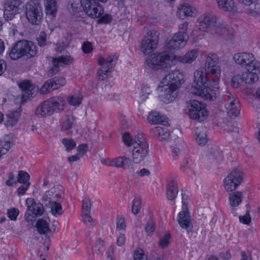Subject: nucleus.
Returning a JSON list of instances; mask_svg holds the SVG:
<instances>
[{
  "label": "nucleus",
  "instance_id": "nucleus-22",
  "mask_svg": "<svg viewBox=\"0 0 260 260\" xmlns=\"http://www.w3.org/2000/svg\"><path fill=\"white\" fill-rule=\"evenodd\" d=\"M74 58L69 54H66L60 57L53 58L52 59L53 67L51 70V73L55 74L59 70V64L68 65L73 62Z\"/></svg>",
  "mask_w": 260,
  "mask_h": 260
},
{
  "label": "nucleus",
  "instance_id": "nucleus-40",
  "mask_svg": "<svg viewBox=\"0 0 260 260\" xmlns=\"http://www.w3.org/2000/svg\"><path fill=\"white\" fill-rule=\"evenodd\" d=\"M20 116V110L19 109L12 111L7 115L6 125L7 127L13 126L16 124Z\"/></svg>",
  "mask_w": 260,
  "mask_h": 260
},
{
  "label": "nucleus",
  "instance_id": "nucleus-2",
  "mask_svg": "<svg viewBox=\"0 0 260 260\" xmlns=\"http://www.w3.org/2000/svg\"><path fill=\"white\" fill-rule=\"evenodd\" d=\"M186 104V114L189 118L199 122L207 119L209 112L205 104L194 100H190Z\"/></svg>",
  "mask_w": 260,
  "mask_h": 260
},
{
  "label": "nucleus",
  "instance_id": "nucleus-8",
  "mask_svg": "<svg viewBox=\"0 0 260 260\" xmlns=\"http://www.w3.org/2000/svg\"><path fill=\"white\" fill-rule=\"evenodd\" d=\"M192 94L200 96L205 100L214 101L219 95V89L218 86H204L203 88L191 86L189 90Z\"/></svg>",
  "mask_w": 260,
  "mask_h": 260
},
{
  "label": "nucleus",
  "instance_id": "nucleus-33",
  "mask_svg": "<svg viewBox=\"0 0 260 260\" xmlns=\"http://www.w3.org/2000/svg\"><path fill=\"white\" fill-rule=\"evenodd\" d=\"M178 192L177 182L175 179L171 180L168 184L166 194L170 200H174L177 197Z\"/></svg>",
  "mask_w": 260,
  "mask_h": 260
},
{
  "label": "nucleus",
  "instance_id": "nucleus-5",
  "mask_svg": "<svg viewBox=\"0 0 260 260\" xmlns=\"http://www.w3.org/2000/svg\"><path fill=\"white\" fill-rule=\"evenodd\" d=\"M158 90L159 92V100L165 104H170L177 98L178 93V87L173 84H170L161 80Z\"/></svg>",
  "mask_w": 260,
  "mask_h": 260
},
{
  "label": "nucleus",
  "instance_id": "nucleus-6",
  "mask_svg": "<svg viewBox=\"0 0 260 260\" xmlns=\"http://www.w3.org/2000/svg\"><path fill=\"white\" fill-rule=\"evenodd\" d=\"M219 57L215 53H209L206 58L205 67L208 74L213 76V82L216 85L220 80L221 73V67L218 65Z\"/></svg>",
  "mask_w": 260,
  "mask_h": 260
},
{
  "label": "nucleus",
  "instance_id": "nucleus-38",
  "mask_svg": "<svg viewBox=\"0 0 260 260\" xmlns=\"http://www.w3.org/2000/svg\"><path fill=\"white\" fill-rule=\"evenodd\" d=\"M196 140L199 145H205L208 141L206 131L203 128L197 127L195 131Z\"/></svg>",
  "mask_w": 260,
  "mask_h": 260
},
{
  "label": "nucleus",
  "instance_id": "nucleus-7",
  "mask_svg": "<svg viewBox=\"0 0 260 260\" xmlns=\"http://www.w3.org/2000/svg\"><path fill=\"white\" fill-rule=\"evenodd\" d=\"M117 57L115 55H110L105 58L100 57L99 58V64L101 66L98 71V79L99 80L103 81L108 77V74L111 72V70L114 68L116 63Z\"/></svg>",
  "mask_w": 260,
  "mask_h": 260
},
{
  "label": "nucleus",
  "instance_id": "nucleus-15",
  "mask_svg": "<svg viewBox=\"0 0 260 260\" xmlns=\"http://www.w3.org/2000/svg\"><path fill=\"white\" fill-rule=\"evenodd\" d=\"M83 10L91 18H98L104 13L102 6L93 0H83Z\"/></svg>",
  "mask_w": 260,
  "mask_h": 260
},
{
  "label": "nucleus",
  "instance_id": "nucleus-18",
  "mask_svg": "<svg viewBox=\"0 0 260 260\" xmlns=\"http://www.w3.org/2000/svg\"><path fill=\"white\" fill-rule=\"evenodd\" d=\"M18 86L22 91L21 102H25L32 98L38 90V88L33 85L29 80H24L18 84Z\"/></svg>",
  "mask_w": 260,
  "mask_h": 260
},
{
  "label": "nucleus",
  "instance_id": "nucleus-16",
  "mask_svg": "<svg viewBox=\"0 0 260 260\" xmlns=\"http://www.w3.org/2000/svg\"><path fill=\"white\" fill-rule=\"evenodd\" d=\"M177 222L180 226L186 230L188 233L192 232V219L188 208H186L185 206L182 208V210L178 214Z\"/></svg>",
  "mask_w": 260,
  "mask_h": 260
},
{
  "label": "nucleus",
  "instance_id": "nucleus-28",
  "mask_svg": "<svg viewBox=\"0 0 260 260\" xmlns=\"http://www.w3.org/2000/svg\"><path fill=\"white\" fill-rule=\"evenodd\" d=\"M131 163V159L125 156L116 157L109 161V166L126 169Z\"/></svg>",
  "mask_w": 260,
  "mask_h": 260
},
{
  "label": "nucleus",
  "instance_id": "nucleus-41",
  "mask_svg": "<svg viewBox=\"0 0 260 260\" xmlns=\"http://www.w3.org/2000/svg\"><path fill=\"white\" fill-rule=\"evenodd\" d=\"M36 227L39 233L41 234H47L51 231L49 223L43 219H39L37 220Z\"/></svg>",
  "mask_w": 260,
  "mask_h": 260
},
{
  "label": "nucleus",
  "instance_id": "nucleus-36",
  "mask_svg": "<svg viewBox=\"0 0 260 260\" xmlns=\"http://www.w3.org/2000/svg\"><path fill=\"white\" fill-rule=\"evenodd\" d=\"M218 7L225 12H232L236 10V6L233 0H216Z\"/></svg>",
  "mask_w": 260,
  "mask_h": 260
},
{
  "label": "nucleus",
  "instance_id": "nucleus-23",
  "mask_svg": "<svg viewBox=\"0 0 260 260\" xmlns=\"http://www.w3.org/2000/svg\"><path fill=\"white\" fill-rule=\"evenodd\" d=\"M24 57L31 58L35 57L37 53V49L35 44L29 41L23 40L20 41Z\"/></svg>",
  "mask_w": 260,
  "mask_h": 260
},
{
  "label": "nucleus",
  "instance_id": "nucleus-50",
  "mask_svg": "<svg viewBox=\"0 0 260 260\" xmlns=\"http://www.w3.org/2000/svg\"><path fill=\"white\" fill-rule=\"evenodd\" d=\"M170 238L171 235L169 233L166 234L164 236L159 240L158 243L159 247L162 249L168 247L170 244Z\"/></svg>",
  "mask_w": 260,
  "mask_h": 260
},
{
  "label": "nucleus",
  "instance_id": "nucleus-29",
  "mask_svg": "<svg viewBox=\"0 0 260 260\" xmlns=\"http://www.w3.org/2000/svg\"><path fill=\"white\" fill-rule=\"evenodd\" d=\"M158 44L154 43L148 39L143 38L140 47V51L145 55L153 52L157 48Z\"/></svg>",
  "mask_w": 260,
  "mask_h": 260
},
{
  "label": "nucleus",
  "instance_id": "nucleus-56",
  "mask_svg": "<svg viewBox=\"0 0 260 260\" xmlns=\"http://www.w3.org/2000/svg\"><path fill=\"white\" fill-rule=\"evenodd\" d=\"M47 35L44 31L40 32L39 36L37 39L39 46L44 47L47 45Z\"/></svg>",
  "mask_w": 260,
  "mask_h": 260
},
{
  "label": "nucleus",
  "instance_id": "nucleus-27",
  "mask_svg": "<svg viewBox=\"0 0 260 260\" xmlns=\"http://www.w3.org/2000/svg\"><path fill=\"white\" fill-rule=\"evenodd\" d=\"M147 119L151 124H162L166 125L169 124L168 118L163 115H161L159 112L152 111L148 115Z\"/></svg>",
  "mask_w": 260,
  "mask_h": 260
},
{
  "label": "nucleus",
  "instance_id": "nucleus-43",
  "mask_svg": "<svg viewBox=\"0 0 260 260\" xmlns=\"http://www.w3.org/2000/svg\"><path fill=\"white\" fill-rule=\"evenodd\" d=\"M143 38L148 39V41L150 40L158 44L159 39V32L155 29H150L147 32Z\"/></svg>",
  "mask_w": 260,
  "mask_h": 260
},
{
  "label": "nucleus",
  "instance_id": "nucleus-63",
  "mask_svg": "<svg viewBox=\"0 0 260 260\" xmlns=\"http://www.w3.org/2000/svg\"><path fill=\"white\" fill-rule=\"evenodd\" d=\"M123 143L127 146L133 145L134 141L128 133H124L122 136Z\"/></svg>",
  "mask_w": 260,
  "mask_h": 260
},
{
  "label": "nucleus",
  "instance_id": "nucleus-35",
  "mask_svg": "<svg viewBox=\"0 0 260 260\" xmlns=\"http://www.w3.org/2000/svg\"><path fill=\"white\" fill-rule=\"evenodd\" d=\"M57 6L56 0H46L45 3V13L52 18L56 16Z\"/></svg>",
  "mask_w": 260,
  "mask_h": 260
},
{
  "label": "nucleus",
  "instance_id": "nucleus-17",
  "mask_svg": "<svg viewBox=\"0 0 260 260\" xmlns=\"http://www.w3.org/2000/svg\"><path fill=\"white\" fill-rule=\"evenodd\" d=\"M19 0H6L4 7V17L6 20H12L19 12L21 5Z\"/></svg>",
  "mask_w": 260,
  "mask_h": 260
},
{
  "label": "nucleus",
  "instance_id": "nucleus-49",
  "mask_svg": "<svg viewBox=\"0 0 260 260\" xmlns=\"http://www.w3.org/2000/svg\"><path fill=\"white\" fill-rule=\"evenodd\" d=\"M29 179V174L23 171H20L19 172L17 181H14V183H17V182L22 183H30L28 181Z\"/></svg>",
  "mask_w": 260,
  "mask_h": 260
},
{
  "label": "nucleus",
  "instance_id": "nucleus-52",
  "mask_svg": "<svg viewBox=\"0 0 260 260\" xmlns=\"http://www.w3.org/2000/svg\"><path fill=\"white\" fill-rule=\"evenodd\" d=\"M53 86H52L51 80L46 81L43 85L42 86L40 90V92L42 94H45L47 93L50 92L53 90Z\"/></svg>",
  "mask_w": 260,
  "mask_h": 260
},
{
  "label": "nucleus",
  "instance_id": "nucleus-19",
  "mask_svg": "<svg viewBox=\"0 0 260 260\" xmlns=\"http://www.w3.org/2000/svg\"><path fill=\"white\" fill-rule=\"evenodd\" d=\"M211 77L213 78L212 75L208 74V71L205 73L203 70H198L194 73V83L192 86L200 87V89L203 88V86H205L206 84L211 82Z\"/></svg>",
  "mask_w": 260,
  "mask_h": 260
},
{
  "label": "nucleus",
  "instance_id": "nucleus-25",
  "mask_svg": "<svg viewBox=\"0 0 260 260\" xmlns=\"http://www.w3.org/2000/svg\"><path fill=\"white\" fill-rule=\"evenodd\" d=\"M148 154V147L134 146L132 158L135 163L138 164L143 161Z\"/></svg>",
  "mask_w": 260,
  "mask_h": 260
},
{
  "label": "nucleus",
  "instance_id": "nucleus-62",
  "mask_svg": "<svg viewBox=\"0 0 260 260\" xmlns=\"http://www.w3.org/2000/svg\"><path fill=\"white\" fill-rule=\"evenodd\" d=\"M73 10L75 12H78L81 10V7L83 8V0H73L71 4Z\"/></svg>",
  "mask_w": 260,
  "mask_h": 260
},
{
  "label": "nucleus",
  "instance_id": "nucleus-9",
  "mask_svg": "<svg viewBox=\"0 0 260 260\" xmlns=\"http://www.w3.org/2000/svg\"><path fill=\"white\" fill-rule=\"evenodd\" d=\"M243 178V173L239 170H235L230 173L224 179V187L229 192H232L242 183Z\"/></svg>",
  "mask_w": 260,
  "mask_h": 260
},
{
  "label": "nucleus",
  "instance_id": "nucleus-59",
  "mask_svg": "<svg viewBox=\"0 0 260 260\" xmlns=\"http://www.w3.org/2000/svg\"><path fill=\"white\" fill-rule=\"evenodd\" d=\"M91 202L88 198H85L82 201V213H90Z\"/></svg>",
  "mask_w": 260,
  "mask_h": 260
},
{
  "label": "nucleus",
  "instance_id": "nucleus-57",
  "mask_svg": "<svg viewBox=\"0 0 260 260\" xmlns=\"http://www.w3.org/2000/svg\"><path fill=\"white\" fill-rule=\"evenodd\" d=\"M82 217L83 222L88 226H92L95 224V220L91 217L90 213H82Z\"/></svg>",
  "mask_w": 260,
  "mask_h": 260
},
{
  "label": "nucleus",
  "instance_id": "nucleus-31",
  "mask_svg": "<svg viewBox=\"0 0 260 260\" xmlns=\"http://www.w3.org/2000/svg\"><path fill=\"white\" fill-rule=\"evenodd\" d=\"M196 9L187 4L183 5L178 8L177 12L178 16L181 18H184L185 17H192L196 15Z\"/></svg>",
  "mask_w": 260,
  "mask_h": 260
},
{
  "label": "nucleus",
  "instance_id": "nucleus-54",
  "mask_svg": "<svg viewBox=\"0 0 260 260\" xmlns=\"http://www.w3.org/2000/svg\"><path fill=\"white\" fill-rule=\"evenodd\" d=\"M134 260H147V256L143 249H137L134 252Z\"/></svg>",
  "mask_w": 260,
  "mask_h": 260
},
{
  "label": "nucleus",
  "instance_id": "nucleus-46",
  "mask_svg": "<svg viewBox=\"0 0 260 260\" xmlns=\"http://www.w3.org/2000/svg\"><path fill=\"white\" fill-rule=\"evenodd\" d=\"M133 146L148 147V144L146 142L143 134H138L133 142Z\"/></svg>",
  "mask_w": 260,
  "mask_h": 260
},
{
  "label": "nucleus",
  "instance_id": "nucleus-60",
  "mask_svg": "<svg viewBox=\"0 0 260 260\" xmlns=\"http://www.w3.org/2000/svg\"><path fill=\"white\" fill-rule=\"evenodd\" d=\"M188 23L187 22H184L180 24L179 26V31L176 34H180L182 37L186 38V32L188 28Z\"/></svg>",
  "mask_w": 260,
  "mask_h": 260
},
{
  "label": "nucleus",
  "instance_id": "nucleus-37",
  "mask_svg": "<svg viewBox=\"0 0 260 260\" xmlns=\"http://www.w3.org/2000/svg\"><path fill=\"white\" fill-rule=\"evenodd\" d=\"M253 71L247 70V71L242 74L243 82L248 84H253L256 83L259 77L258 75Z\"/></svg>",
  "mask_w": 260,
  "mask_h": 260
},
{
  "label": "nucleus",
  "instance_id": "nucleus-39",
  "mask_svg": "<svg viewBox=\"0 0 260 260\" xmlns=\"http://www.w3.org/2000/svg\"><path fill=\"white\" fill-rule=\"evenodd\" d=\"M247 6L246 12L256 18H260V5L252 2L250 4H244Z\"/></svg>",
  "mask_w": 260,
  "mask_h": 260
},
{
  "label": "nucleus",
  "instance_id": "nucleus-11",
  "mask_svg": "<svg viewBox=\"0 0 260 260\" xmlns=\"http://www.w3.org/2000/svg\"><path fill=\"white\" fill-rule=\"evenodd\" d=\"M26 202L27 207L25 214V219L27 222L31 221L37 216L43 215L44 209L42 204L36 203L31 198L27 199Z\"/></svg>",
  "mask_w": 260,
  "mask_h": 260
},
{
  "label": "nucleus",
  "instance_id": "nucleus-10",
  "mask_svg": "<svg viewBox=\"0 0 260 260\" xmlns=\"http://www.w3.org/2000/svg\"><path fill=\"white\" fill-rule=\"evenodd\" d=\"M223 99L226 102L225 108L229 116L232 118L237 117L240 114V106L235 94L227 91L223 95Z\"/></svg>",
  "mask_w": 260,
  "mask_h": 260
},
{
  "label": "nucleus",
  "instance_id": "nucleus-51",
  "mask_svg": "<svg viewBox=\"0 0 260 260\" xmlns=\"http://www.w3.org/2000/svg\"><path fill=\"white\" fill-rule=\"evenodd\" d=\"M62 143L66 147L67 151L73 150L76 145L75 141L71 139L63 138L62 140Z\"/></svg>",
  "mask_w": 260,
  "mask_h": 260
},
{
  "label": "nucleus",
  "instance_id": "nucleus-58",
  "mask_svg": "<svg viewBox=\"0 0 260 260\" xmlns=\"http://www.w3.org/2000/svg\"><path fill=\"white\" fill-rule=\"evenodd\" d=\"M141 200L139 198H135L133 202L132 211L135 215L137 214L140 209Z\"/></svg>",
  "mask_w": 260,
  "mask_h": 260
},
{
  "label": "nucleus",
  "instance_id": "nucleus-47",
  "mask_svg": "<svg viewBox=\"0 0 260 260\" xmlns=\"http://www.w3.org/2000/svg\"><path fill=\"white\" fill-rule=\"evenodd\" d=\"M83 97L81 94L72 95L68 99V103L72 106H78L81 104Z\"/></svg>",
  "mask_w": 260,
  "mask_h": 260
},
{
  "label": "nucleus",
  "instance_id": "nucleus-13",
  "mask_svg": "<svg viewBox=\"0 0 260 260\" xmlns=\"http://www.w3.org/2000/svg\"><path fill=\"white\" fill-rule=\"evenodd\" d=\"M218 21L219 18L214 13H206L200 16L198 19L199 29L203 31H205L208 29L211 30Z\"/></svg>",
  "mask_w": 260,
  "mask_h": 260
},
{
  "label": "nucleus",
  "instance_id": "nucleus-4",
  "mask_svg": "<svg viewBox=\"0 0 260 260\" xmlns=\"http://www.w3.org/2000/svg\"><path fill=\"white\" fill-rule=\"evenodd\" d=\"M25 15L28 21L32 25L41 23L43 13L41 5L38 0H31L26 4Z\"/></svg>",
  "mask_w": 260,
  "mask_h": 260
},
{
  "label": "nucleus",
  "instance_id": "nucleus-32",
  "mask_svg": "<svg viewBox=\"0 0 260 260\" xmlns=\"http://www.w3.org/2000/svg\"><path fill=\"white\" fill-rule=\"evenodd\" d=\"M9 57L12 60H18L24 57L20 41L16 43L9 53Z\"/></svg>",
  "mask_w": 260,
  "mask_h": 260
},
{
  "label": "nucleus",
  "instance_id": "nucleus-34",
  "mask_svg": "<svg viewBox=\"0 0 260 260\" xmlns=\"http://www.w3.org/2000/svg\"><path fill=\"white\" fill-rule=\"evenodd\" d=\"M13 145V139L11 136H5L0 140V153L4 155L7 153Z\"/></svg>",
  "mask_w": 260,
  "mask_h": 260
},
{
  "label": "nucleus",
  "instance_id": "nucleus-1",
  "mask_svg": "<svg viewBox=\"0 0 260 260\" xmlns=\"http://www.w3.org/2000/svg\"><path fill=\"white\" fill-rule=\"evenodd\" d=\"M198 51L193 49L188 51L184 55H176L168 51L156 52L149 55L145 60L148 68L158 70L169 69L178 62L190 63L198 56Z\"/></svg>",
  "mask_w": 260,
  "mask_h": 260
},
{
  "label": "nucleus",
  "instance_id": "nucleus-64",
  "mask_svg": "<svg viewBox=\"0 0 260 260\" xmlns=\"http://www.w3.org/2000/svg\"><path fill=\"white\" fill-rule=\"evenodd\" d=\"M19 210L16 208H13L8 210L9 217L12 220H15L19 214Z\"/></svg>",
  "mask_w": 260,
  "mask_h": 260
},
{
  "label": "nucleus",
  "instance_id": "nucleus-12",
  "mask_svg": "<svg viewBox=\"0 0 260 260\" xmlns=\"http://www.w3.org/2000/svg\"><path fill=\"white\" fill-rule=\"evenodd\" d=\"M211 33L216 37L232 41L234 39V30L224 22L219 20L211 29Z\"/></svg>",
  "mask_w": 260,
  "mask_h": 260
},
{
  "label": "nucleus",
  "instance_id": "nucleus-30",
  "mask_svg": "<svg viewBox=\"0 0 260 260\" xmlns=\"http://www.w3.org/2000/svg\"><path fill=\"white\" fill-rule=\"evenodd\" d=\"M155 137L160 141L167 140L170 136L169 130L165 127L158 126L152 129Z\"/></svg>",
  "mask_w": 260,
  "mask_h": 260
},
{
  "label": "nucleus",
  "instance_id": "nucleus-26",
  "mask_svg": "<svg viewBox=\"0 0 260 260\" xmlns=\"http://www.w3.org/2000/svg\"><path fill=\"white\" fill-rule=\"evenodd\" d=\"M35 114L39 117H46L53 114V111L51 110L47 100L38 105Z\"/></svg>",
  "mask_w": 260,
  "mask_h": 260
},
{
  "label": "nucleus",
  "instance_id": "nucleus-14",
  "mask_svg": "<svg viewBox=\"0 0 260 260\" xmlns=\"http://www.w3.org/2000/svg\"><path fill=\"white\" fill-rule=\"evenodd\" d=\"M63 194V187L57 185L45 192L42 197V202L45 204L50 205L53 202H59Z\"/></svg>",
  "mask_w": 260,
  "mask_h": 260
},
{
  "label": "nucleus",
  "instance_id": "nucleus-55",
  "mask_svg": "<svg viewBox=\"0 0 260 260\" xmlns=\"http://www.w3.org/2000/svg\"><path fill=\"white\" fill-rule=\"evenodd\" d=\"M243 82V76L237 75L233 76L231 81V85L234 88H238Z\"/></svg>",
  "mask_w": 260,
  "mask_h": 260
},
{
  "label": "nucleus",
  "instance_id": "nucleus-21",
  "mask_svg": "<svg viewBox=\"0 0 260 260\" xmlns=\"http://www.w3.org/2000/svg\"><path fill=\"white\" fill-rule=\"evenodd\" d=\"M162 80L165 83L168 82L179 87L184 82V75L179 71H175L164 77Z\"/></svg>",
  "mask_w": 260,
  "mask_h": 260
},
{
  "label": "nucleus",
  "instance_id": "nucleus-42",
  "mask_svg": "<svg viewBox=\"0 0 260 260\" xmlns=\"http://www.w3.org/2000/svg\"><path fill=\"white\" fill-rule=\"evenodd\" d=\"M242 193L240 191H236L231 193L229 195L230 204L232 207L238 206L242 201Z\"/></svg>",
  "mask_w": 260,
  "mask_h": 260
},
{
  "label": "nucleus",
  "instance_id": "nucleus-48",
  "mask_svg": "<svg viewBox=\"0 0 260 260\" xmlns=\"http://www.w3.org/2000/svg\"><path fill=\"white\" fill-rule=\"evenodd\" d=\"M51 80L52 86L54 90L57 89L60 87L63 86L66 84L65 78L63 77L55 78Z\"/></svg>",
  "mask_w": 260,
  "mask_h": 260
},
{
  "label": "nucleus",
  "instance_id": "nucleus-24",
  "mask_svg": "<svg viewBox=\"0 0 260 260\" xmlns=\"http://www.w3.org/2000/svg\"><path fill=\"white\" fill-rule=\"evenodd\" d=\"M51 110L55 113H61L64 110V107L66 104L64 99L59 96H55L47 100Z\"/></svg>",
  "mask_w": 260,
  "mask_h": 260
},
{
  "label": "nucleus",
  "instance_id": "nucleus-3",
  "mask_svg": "<svg viewBox=\"0 0 260 260\" xmlns=\"http://www.w3.org/2000/svg\"><path fill=\"white\" fill-rule=\"evenodd\" d=\"M233 59L238 65L247 70L260 71V63L256 60L254 55L248 52L235 53Z\"/></svg>",
  "mask_w": 260,
  "mask_h": 260
},
{
  "label": "nucleus",
  "instance_id": "nucleus-44",
  "mask_svg": "<svg viewBox=\"0 0 260 260\" xmlns=\"http://www.w3.org/2000/svg\"><path fill=\"white\" fill-rule=\"evenodd\" d=\"M74 121L75 118L73 115H67L61 123V130L66 131L70 129L73 126Z\"/></svg>",
  "mask_w": 260,
  "mask_h": 260
},
{
  "label": "nucleus",
  "instance_id": "nucleus-61",
  "mask_svg": "<svg viewBox=\"0 0 260 260\" xmlns=\"http://www.w3.org/2000/svg\"><path fill=\"white\" fill-rule=\"evenodd\" d=\"M151 92L150 87L147 85H143L142 87L140 97L142 100H146Z\"/></svg>",
  "mask_w": 260,
  "mask_h": 260
},
{
  "label": "nucleus",
  "instance_id": "nucleus-20",
  "mask_svg": "<svg viewBox=\"0 0 260 260\" xmlns=\"http://www.w3.org/2000/svg\"><path fill=\"white\" fill-rule=\"evenodd\" d=\"M187 40L180 34H175L172 38L168 41L166 47L170 50H176L184 47Z\"/></svg>",
  "mask_w": 260,
  "mask_h": 260
},
{
  "label": "nucleus",
  "instance_id": "nucleus-53",
  "mask_svg": "<svg viewBox=\"0 0 260 260\" xmlns=\"http://www.w3.org/2000/svg\"><path fill=\"white\" fill-rule=\"evenodd\" d=\"M155 229V225L154 220L153 218H151L146 223L145 228V231L148 235L151 236L153 233Z\"/></svg>",
  "mask_w": 260,
  "mask_h": 260
},
{
  "label": "nucleus",
  "instance_id": "nucleus-45",
  "mask_svg": "<svg viewBox=\"0 0 260 260\" xmlns=\"http://www.w3.org/2000/svg\"><path fill=\"white\" fill-rule=\"evenodd\" d=\"M50 206L51 212L55 217H57L62 215L63 213L62 208L60 203L58 202H53L50 205H47Z\"/></svg>",
  "mask_w": 260,
  "mask_h": 260
}]
</instances>
